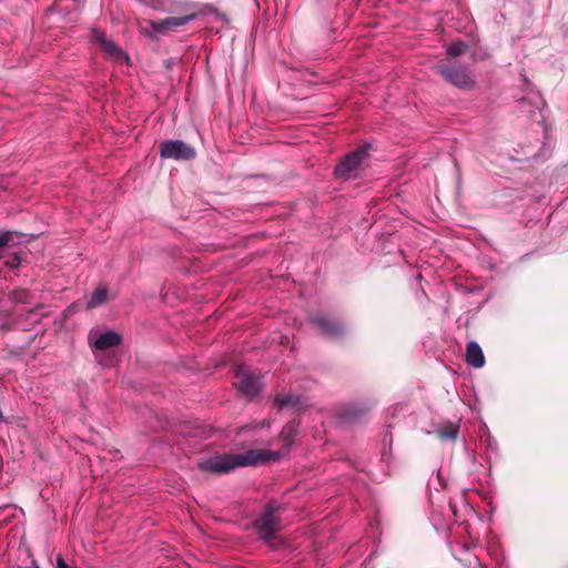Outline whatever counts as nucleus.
<instances>
[{"label": "nucleus", "instance_id": "f257e3e1", "mask_svg": "<svg viewBox=\"0 0 568 568\" xmlns=\"http://www.w3.org/2000/svg\"><path fill=\"white\" fill-rule=\"evenodd\" d=\"M278 454L265 449H250L243 454H222L199 462V468L212 474H227L237 467L275 460Z\"/></svg>", "mask_w": 568, "mask_h": 568}, {"label": "nucleus", "instance_id": "f03ea898", "mask_svg": "<svg viewBox=\"0 0 568 568\" xmlns=\"http://www.w3.org/2000/svg\"><path fill=\"white\" fill-rule=\"evenodd\" d=\"M367 159L368 152L366 148L354 150L336 164L334 175L339 180L357 179L366 169Z\"/></svg>", "mask_w": 568, "mask_h": 568}, {"label": "nucleus", "instance_id": "7ed1b4c3", "mask_svg": "<svg viewBox=\"0 0 568 568\" xmlns=\"http://www.w3.org/2000/svg\"><path fill=\"white\" fill-rule=\"evenodd\" d=\"M263 376L244 365H237L234 372V386L248 400L260 394L263 388Z\"/></svg>", "mask_w": 568, "mask_h": 568}, {"label": "nucleus", "instance_id": "20e7f679", "mask_svg": "<svg viewBox=\"0 0 568 568\" xmlns=\"http://www.w3.org/2000/svg\"><path fill=\"white\" fill-rule=\"evenodd\" d=\"M280 508L275 500L268 501L262 515L254 521V528L264 541L271 540L281 530V518L276 515Z\"/></svg>", "mask_w": 568, "mask_h": 568}, {"label": "nucleus", "instance_id": "39448f33", "mask_svg": "<svg viewBox=\"0 0 568 568\" xmlns=\"http://www.w3.org/2000/svg\"><path fill=\"white\" fill-rule=\"evenodd\" d=\"M436 70L446 81L459 89H471L475 85V81L466 68L439 63L436 65Z\"/></svg>", "mask_w": 568, "mask_h": 568}, {"label": "nucleus", "instance_id": "423d86ee", "mask_svg": "<svg viewBox=\"0 0 568 568\" xmlns=\"http://www.w3.org/2000/svg\"><path fill=\"white\" fill-rule=\"evenodd\" d=\"M91 40L100 44L102 51L115 62L129 63L130 58L114 41L109 39L103 30L91 29Z\"/></svg>", "mask_w": 568, "mask_h": 568}, {"label": "nucleus", "instance_id": "0eeeda50", "mask_svg": "<svg viewBox=\"0 0 568 568\" xmlns=\"http://www.w3.org/2000/svg\"><path fill=\"white\" fill-rule=\"evenodd\" d=\"M160 155L164 159L192 160L195 158V151L183 141L165 140L160 145Z\"/></svg>", "mask_w": 568, "mask_h": 568}, {"label": "nucleus", "instance_id": "6e6552de", "mask_svg": "<svg viewBox=\"0 0 568 568\" xmlns=\"http://www.w3.org/2000/svg\"><path fill=\"white\" fill-rule=\"evenodd\" d=\"M312 325L324 336L338 337L345 332L344 325L325 315H316L311 318Z\"/></svg>", "mask_w": 568, "mask_h": 568}, {"label": "nucleus", "instance_id": "1a4fd4ad", "mask_svg": "<svg viewBox=\"0 0 568 568\" xmlns=\"http://www.w3.org/2000/svg\"><path fill=\"white\" fill-rule=\"evenodd\" d=\"M89 339L93 343V346L98 351H106L114 346H118L122 342V336L113 331H109L94 337L93 333L89 335Z\"/></svg>", "mask_w": 568, "mask_h": 568}, {"label": "nucleus", "instance_id": "9d476101", "mask_svg": "<svg viewBox=\"0 0 568 568\" xmlns=\"http://www.w3.org/2000/svg\"><path fill=\"white\" fill-rule=\"evenodd\" d=\"M197 17L199 13L194 11L182 17H169L161 21V27L164 33L175 31L176 29L194 21Z\"/></svg>", "mask_w": 568, "mask_h": 568}, {"label": "nucleus", "instance_id": "9b49d317", "mask_svg": "<svg viewBox=\"0 0 568 568\" xmlns=\"http://www.w3.org/2000/svg\"><path fill=\"white\" fill-rule=\"evenodd\" d=\"M372 407V404H349L341 410L339 415L345 420L351 422L365 416Z\"/></svg>", "mask_w": 568, "mask_h": 568}, {"label": "nucleus", "instance_id": "f8f14e48", "mask_svg": "<svg viewBox=\"0 0 568 568\" xmlns=\"http://www.w3.org/2000/svg\"><path fill=\"white\" fill-rule=\"evenodd\" d=\"M274 404L278 409L287 407L300 409L303 405V400L301 396L294 394H277L274 398Z\"/></svg>", "mask_w": 568, "mask_h": 568}, {"label": "nucleus", "instance_id": "ddd939ff", "mask_svg": "<svg viewBox=\"0 0 568 568\" xmlns=\"http://www.w3.org/2000/svg\"><path fill=\"white\" fill-rule=\"evenodd\" d=\"M140 30L145 37L150 39H158L160 34H164V31L161 27V21L155 22L152 20H145L144 24H141Z\"/></svg>", "mask_w": 568, "mask_h": 568}, {"label": "nucleus", "instance_id": "4468645a", "mask_svg": "<svg viewBox=\"0 0 568 568\" xmlns=\"http://www.w3.org/2000/svg\"><path fill=\"white\" fill-rule=\"evenodd\" d=\"M108 298V288L104 285L98 286L92 293L90 300L88 301L87 307L89 310L95 308L103 303L106 302Z\"/></svg>", "mask_w": 568, "mask_h": 568}, {"label": "nucleus", "instance_id": "2eb2a0df", "mask_svg": "<svg viewBox=\"0 0 568 568\" xmlns=\"http://www.w3.org/2000/svg\"><path fill=\"white\" fill-rule=\"evenodd\" d=\"M10 300L19 304H30L33 301V294L28 288L18 287L10 293Z\"/></svg>", "mask_w": 568, "mask_h": 568}, {"label": "nucleus", "instance_id": "dca6fc26", "mask_svg": "<svg viewBox=\"0 0 568 568\" xmlns=\"http://www.w3.org/2000/svg\"><path fill=\"white\" fill-rule=\"evenodd\" d=\"M458 426L454 423L443 425L437 429V434L443 440H455L458 435Z\"/></svg>", "mask_w": 568, "mask_h": 568}, {"label": "nucleus", "instance_id": "f3484780", "mask_svg": "<svg viewBox=\"0 0 568 568\" xmlns=\"http://www.w3.org/2000/svg\"><path fill=\"white\" fill-rule=\"evenodd\" d=\"M296 433L297 424L295 422H290L284 426L281 436L283 437V440L286 443V445H291Z\"/></svg>", "mask_w": 568, "mask_h": 568}, {"label": "nucleus", "instance_id": "a211bd4d", "mask_svg": "<svg viewBox=\"0 0 568 568\" xmlns=\"http://www.w3.org/2000/svg\"><path fill=\"white\" fill-rule=\"evenodd\" d=\"M466 48L467 45L463 41L454 42L447 48V54L453 58L459 57L465 52Z\"/></svg>", "mask_w": 568, "mask_h": 568}, {"label": "nucleus", "instance_id": "6ab92c4d", "mask_svg": "<svg viewBox=\"0 0 568 568\" xmlns=\"http://www.w3.org/2000/svg\"><path fill=\"white\" fill-rule=\"evenodd\" d=\"M23 261L20 253H16L4 262V267L14 271L18 270Z\"/></svg>", "mask_w": 568, "mask_h": 568}, {"label": "nucleus", "instance_id": "aec40b11", "mask_svg": "<svg viewBox=\"0 0 568 568\" xmlns=\"http://www.w3.org/2000/svg\"><path fill=\"white\" fill-rule=\"evenodd\" d=\"M465 355H483L480 346L476 342H469L467 344Z\"/></svg>", "mask_w": 568, "mask_h": 568}, {"label": "nucleus", "instance_id": "412c9836", "mask_svg": "<svg viewBox=\"0 0 568 568\" xmlns=\"http://www.w3.org/2000/svg\"><path fill=\"white\" fill-rule=\"evenodd\" d=\"M469 366L481 368L485 365V357H465Z\"/></svg>", "mask_w": 568, "mask_h": 568}, {"label": "nucleus", "instance_id": "4be33fe9", "mask_svg": "<svg viewBox=\"0 0 568 568\" xmlns=\"http://www.w3.org/2000/svg\"><path fill=\"white\" fill-rule=\"evenodd\" d=\"M10 185V178L0 174V190H7Z\"/></svg>", "mask_w": 568, "mask_h": 568}, {"label": "nucleus", "instance_id": "5701e85b", "mask_svg": "<svg viewBox=\"0 0 568 568\" xmlns=\"http://www.w3.org/2000/svg\"><path fill=\"white\" fill-rule=\"evenodd\" d=\"M57 568H73L72 566L68 565L62 556L57 557Z\"/></svg>", "mask_w": 568, "mask_h": 568}, {"label": "nucleus", "instance_id": "b1692460", "mask_svg": "<svg viewBox=\"0 0 568 568\" xmlns=\"http://www.w3.org/2000/svg\"><path fill=\"white\" fill-rule=\"evenodd\" d=\"M2 377H3V374H2V373H0V382L2 381Z\"/></svg>", "mask_w": 568, "mask_h": 568}]
</instances>
